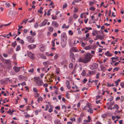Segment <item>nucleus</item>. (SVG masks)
<instances>
[{"label": "nucleus", "instance_id": "c03bdc74", "mask_svg": "<svg viewBox=\"0 0 124 124\" xmlns=\"http://www.w3.org/2000/svg\"><path fill=\"white\" fill-rule=\"evenodd\" d=\"M89 73L90 74H94L96 73V71L95 70H94L92 71L91 72H90Z\"/></svg>", "mask_w": 124, "mask_h": 124}, {"label": "nucleus", "instance_id": "412c9836", "mask_svg": "<svg viewBox=\"0 0 124 124\" xmlns=\"http://www.w3.org/2000/svg\"><path fill=\"white\" fill-rule=\"evenodd\" d=\"M11 23H9L8 24H7L2 25L0 26V28H3V26H8Z\"/></svg>", "mask_w": 124, "mask_h": 124}, {"label": "nucleus", "instance_id": "9b49d317", "mask_svg": "<svg viewBox=\"0 0 124 124\" xmlns=\"http://www.w3.org/2000/svg\"><path fill=\"white\" fill-rule=\"evenodd\" d=\"M13 69H14L16 73H17L20 71V70L16 66H14L13 67Z\"/></svg>", "mask_w": 124, "mask_h": 124}, {"label": "nucleus", "instance_id": "6e6d98bb", "mask_svg": "<svg viewBox=\"0 0 124 124\" xmlns=\"http://www.w3.org/2000/svg\"><path fill=\"white\" fill-rule=\"evenodd\" d=\"M20 85L22 86H23V85H26V83L25 82H23L22 83H21Z\"/></svg>", "mask_w": 124, "mask_h": 124}, {"label": "nucleus", "instance_id": "58836bf2", "mask_svg": "<svg viewBox=\"0 0 124 124\" xmlns=\"http://www.w3.org/2000/svg\"><path fill=\"white\" fill-rule=\"evenodd\" d=\"M30 33H31V35L32 36H35L36 35L35 32H34L33 33L32 31H30Z\"/></svg>", "mask_w": 124, "mask_h": 124}, {"label": "nucleus", "instance_id": "393cba45", "mask_svg": "<svg viewBox=\"0 0 124 124\" xmlns=\"http://www.w3.org/2000/svg\"><path fill=\"white\" fill-rule=\"evenodd\" d=\"M21 48L20 46L19 45L17 46L16 48V51H19Z\"/></svg>", "mask_w": 124, "mask_h": 124}, {"label": "nucleus", "instance_id": "f8f14e48", "mask_svg": "<svg viewBox=\"0 0 124 124\" xmlns=\"http://www.w3.org/2000/svg\"><path fill=\"white\" fill-rule=\"evenodd\" d=\"M71 50L73 52H77L78 51L77 48L76 47H73L71 48Z\"/></svg>", "mask_w": 124, "mask_h": 124}, {"label": "nucleus", "instance_id": "f704fd0d", "mask_svg": "<svg viewBox=\"0 0 124 124\" xmlns=\"http://www.w3.org/2000/svg\"><path fill=\"white\" fill-rule=\"evenodd\" d=\"M69 67L70 68L72 69L73 67V64L72 63H70L69 65Z\"/></svg>", "mask_w": 124, "mask_h": 124}, {"label": "nucleus", "instance_id": "72a5a7b5", "mask_svg": "<svg viewBox=\"0 0 124 124\" xmlns=\"http://www.w3.org/2000/svg\"><path fill=\"white\" fill-rule=\"evenodd\" d=\"M16 41H15L14 42H13L12 43V46L15 47L16 46Z\"/></svg>", "mask_w": 124, "mask_h": 124}, {"label": "nucleus", "instance_id": "9d476101", "mask_svg": "<svg viewBox=\"0 0 124 124\" xmlns=\"http://www.w3.org/2000/svg\"><path fill=\"white\" fill-rule=\"evenodd\" d=\"M26 38L27 39L28 41L29 42L32 43L34 42L33 40L32 39V38L31 37L28 36Z\"/></svg>", "mask_w": 124, "mask_h": 124}, {"label": "nucleus", "instance_id": "49530a36", "mask_svg": "<svg viewBox=\"0 0 124 124\" xmlns=\"http://www.w3.org/2000/svg\"><path fill=\"white\" fill-rule=\"evenodd\" d=\"M114 107L117 109V110H118L119 108V106L117 104H115L114 105Z\"/></svg>", "mask_w": 124, "mask_h": 124}, {"label": "nucleus", "instance_id": "f03ea898", "mask_svg": "<svg viewBox=\"0 0 124 124\" xmlns=\"http://www.w3.org/2000/svg\"><path fill=\"white\" fill-rule=\"evenodd\" d=\"M34 79L37 86H41L42 85L43 82L40 78L39 77H34Z\"/></svg>", "mask_w": 124, "mask_h": 124}, {"label": "nucleus", "instance_id": "052dcab7", "mask_svg": "<svg viewBox=\"0 0 124 124\" xmlns=\"http://www.w3.org/2000/svg\"><path fill=\"white\" fill-rule=\"evenodd\" d=\"M40 50L42 52H43L44 50V47L43 46H41L40 47Z\"/></svg>", "mask_w": 124, "mask_h": 124}, {"label": "nucleus", "instance_id": "cd10ccee", "mask_svg": "<svg viewBox=\"0 0 124 124\" xmlns=\"http://www.w3.org/2000/svg\"><path fill=\"white\" fill-rule=\"evenodd\" d=\"M66 36V34L65 33L63 32L61 34V37L64 38Z\"/></svg>", "mask_w": 124, "mask_h": 124}, {"label": "nucleus", "instance_id": "4468645a", "mask_svg": "<svg viewBox=\"0 0 124 124\" xmlns=\"http://www.w3.org/2000/svg\"><path fill=\"white\" fill-rule=\"evenodd\" d=\"M105 54L108 56H112V54L110 53L109 51H108L106 53H105Z\"/></svg>", "mask_w": 124, "mask_h": 124}, {"label": "nucleus", "instance_id": "2eb2a0df", "mask_svg": "<svg viewBox=\"0 0 124 124\" xmlns=\"http://www.w3.org/2000/svg\"><path fill=\"white\" fill-rule=\"evenodd\" d=\"M100 32V31H97L95 30H94L93 31V32H92V34L93 36H94L96 34H98V32Z\"/></svg>", "mask_w": 124, "mask_h": 124}, {"label": "nucleus", "instance_id": "338daca9", "mask_svg": "<svg viewBox=\"0 0 124 124\" xmlns=\"http://www.w3.org/2000/svg\"><path fill=\"white\" fill-rule=\"evenodd\" d=\"M121 102H122L123 101V99L124 98V96H121Z\"/></svg>", "mask_w": 124, "mask_h": 124}, {"label": "nucleus", "instance_id": "a211bd4d", "mask_svg": "<svg viewBox=\"0 0 124 124\" xmlns=\"http://www.w3.org/2000/svg\"><path fill=\"white\" fill-rule=\"evenodd\" d=\"M5 63L8 65H10L11 64V61L9 60H6L5 61Z\"/></svg>", "mask_w": 124, "mask_h": 124}, {"label": "nucleus", "instance_id": "5fc2aeb1", "mask_svg": "<svg viewBox=\"0 0 124 124\" xmlns=\"http://www.w3.org/2000/svg\"><path fill=\"white\" fill-rule=\"evenodd\" d=\"M55 109H57L58 110H60V107L58 106H57L55 108Z\"/></svg>", "mask_w": 124, "mask_h": 124}, {"label": "nucleus", "instance_id": "20e7f679", "mask_svg": "<svg viewBox=\"0 0 124 124\" xmlns=\"http://www.w3.org/2000/svg\"><path fill=\"white\" fill-rule=\"evenodd\" d=\"M98 66V65L96 63H94L91 65L90 67V69L92 70H94L96 69Z\"/></svg>", "mask_w": 124, "mask_h": 124}, {"label": "nucleus", "instance_id": "bb28decb", "mask_svg": "<svg viewBox=\"0 0 124 124\" xmlns=\"http://www.w3.org/2000/svg\"><path fill=\"white\" fill-rule=\"evenodd\" d=\"M49 31L50 32H52L53 30V28L52 27H50L48 28Z\"/></svg>", "mask_w": 124, "mask_h": 124}, {"label": "nucleus", "instance_id": "8fccbe9b", "mask_svg": "<svg viewBox=\"0 0 124 124\" xmlns=\"http://www.w3.org/2000/svg\"><path fill=\"white\" fill-rule=\"evenodd\" d=\"M69 34L72 35L73 34V32L71 30H70L69 31Z\"/></svg>", "mask_w": 124, "mask_h": 124}, {"label": "nucleus", "instance_id": "37998d69", "mask_svg": "<svg viewBox=\"0 0 124 124\" xmlns=\"http://www.w3.org/2000/svg\"><path fill=\"white\" fill-rule=\"evenodd\" d=\"M119 68V67H116L113 70V72H114L115 71H117L118 70Z\"/></svg>", "mask_w": 124, "mask_h": 124}, {"label": "nucleus", "instance_id": "f257e3e1", "mask_svg": "<svg viewBox=\"0 0 124 124\" xmlns=\"http://www.w3.org/2000/svg\"><path fill=\"white\" fill-rule=\"evenodd\" d=\"M91 60V57L90 56L87 54L86 55L85 58L82 59L81 58H80L78 60L79 62H83L84 63H86L88 62Z\"/></svg>", "mask_w": 124, "mask_h": 124}, {"label": "nucleus", "instance_id": "a878e982", "mask_svg": "<svg viewBox=\"0 0 124 124\" xmlns=\"http://www.w3.org/2000/svg\"><path fill=\"white\" fill-rule=\"evenodd\" d=\"M52 18L53 20H55L57 18V16H56L52 15Z\"/></svg>", "mask_w": 124, "mask_h": 124}, {"label": "nucleus", "instance_id": "6ab92c4d", "mask_svg": "<svg viewBox=\"0 0 124 124\" xmlns=\"http://www.w3.org/2000/svg\"><path fill=\"white\" fill-rule=\"evenodd\" d=\"M50 64L49 62L48 61L44 62H43V64L45 65H47L49 64Z\"/></svg>", "mask_w": 124, "mask_h": 124}, {"label": "nucleus", "instance_id": "f3484780", "mask_svg": "<svg viewBox=\"0 0 124 124\" xmlns=\"http://www.w3.org/2000/svg\"><path fill=\"white\" fill-rule=\"evenodd\" d=\"M45 54L46 55L48 56H52L53 55V53H51L50 54L48 52H46L45 53Z\"/></svg>", "mask_w": 124, "mask_h": 124}, {"label": "nucleus", "instance_id": "c85d7f7f", "mask_svg": "<svg viewBox=\"0 0 124 124\" xmlns=\"http://www.w3.org/2000/svg\"><path fill=\"white\" fill-rule=\"evenodd\" d=\"M8 15L10 17L12 15V10H10L9 11Z\"/></svg>", "mask_w": 124, "mask_h": 124}, {"label": "nucleus", "instance_id": "de8ad7c7", "mask_svg": "<svg viewBox=\"0 0 124 124\" xmlns=\"http://www.w3.org/2000/svg\"><path fill=\"white\" fill-rule=\"evenodd\" d=\"M94 3V2H93L89 1V4L90 6H91L93 5Z\"/></svg>", "mask_w": 124, "mask_h": 124}, {"label": "nucleus", "instance_id": "2f4dec72", "mask_svg": "<svg viewBox=\"0 0 124 124\" xmlns=\"http://www.w3.org/2000/svg\"><path fill=\"white\" fill-rule=\"evenodd\" d=\"M6 7L7 8H9L10 7V4L9 3H6L5 4Z\"/></svg>", "mask_w": 124, "mask_h": 124}, {"label": "nucleus", "instance_id": "69168bd1", "mask_svg": "<svg viewBox=\"0 0 124 124\" xmlns=\"http://www.w3.org/2000/svg\"><path fill=\"white\" fill-rule=\"evenodd\" d=\"M108 109H110L112 110V107L111 106H109L107 107Z\"/></svg>", "mask_w": 124, "mask_h": 124}, {"label": "nucleus", "instance_id": "603ef678", "mask_svg": "<svg viewBox=\"0 0 124 124\" xmlns=\"http://www.w3.org/2000/svg\"><path fill=\"white\" fill-rule=\"evenodd\" d=\"M87 81V80L85 78L83 80V81L82 82L84 84L85 83H86V81Z\"/></svg>", "mask_w": 124, "mask_h": 124}, {"label": "nucleus", "instance_id": "1a4fd4ad", "mask_svg": "<svg viewBox=\"0 0 124 124\" xmlns=\"http://www.w3.org/2000/svg\"><path fill=\"white\" fill-rule=\"evenodd\" d=\"M53 25L54 26V27H57L58 26V23L55 21H53L52 23Z\"/></svg>", "mask_w": 124, "mask_h": 124}, {"label": "nucleus", "instance_id": "680f3d73", "mask_svg": "<svg viewBox=\"0 0 124 124\" xmlns=\"http://www.w3.org/2000/svg\"><path fill=\"white\" fill-rule=\"evenodd\" d=\"M85 45V44H84V42H82L81 43V46L83 47H84Z\"/></svg>", "mask_w": 124, "mask_h": 124}, {"label": "nucleus", "instance_id": "a18cd8bd", "mask_svg": "<svg viewBox=\"0 0 124 124\" xmlns=\"http://www.w3.org/2000/svg\"><path fill=\"white\" fill-rule=\"evenodd\" d=\"M67 4L66 3H65L64 4L63 6V9H64L67 7Z\"/></svg>", "mask_w": 124, "mask_h": 124}, {"label": "nucleus", "instance_id": "39448f33", "mask_svg": "<svg viewBox=\"0 0 124 124\" xmlns=\"http://www.w3.org/2000/svg\"><path fill=\"white\" fill-rule=\"evenodd\" d=\"M69 56L70 58L72 60V62H75V60L74 54L72 52H70V53Z\"/></svg>", "mask_w": 124, "mask_h": 124}, {"label": "nucleus", "instance_id": "dca6fc26", "mask_svg": "<svg viewBox=\"0 0 124 124\" xmlns=\"http://www.w3.org/2000/svg\"><path fill=\"white\" fill-rule=\"evenodd\" d=\"M92 46L91 45H89L87 46H85L84 47V48L86 50H89L91 49Z\"/></svg>", "mask_w": 124, "mask_h": 124}, {"label": "nucleus", "instance_id": "a19ab883", "mask_svg": "<svg viewBox=\"0 0 124 124\" xmlns=\"http://www.w3.org/2000/svg\"><path fill=\"white\" fill-rule=\"evenodd\" d=\"M51 10V9H50L47 12V15L48 16H49L51 14L50 11Z\"/></svg>", "mask_w": 124, "mask_h": 124}, {"label": "nucleus", "instance_id": "3c124183", "mask_svg": "<svg viewBox=\"0 0 124 124\" xmlns=\"http://www.w3.org/2000/svg\"><path fill=\"white\" fill-rule=\"evenodd\" d=\"M73 17L75 19L77 18L78 17V16H77L76 14H74L73 15Z\"/></svg>", "mask_w": 124, "mask_h": 124}, {"label": "nucleus", "instance_id": "bf43d9fd", "mask_svg": "<svg viewBox=\"0 0 124 124\" xmlns=\"http://www.w3.org/2000/svg\"><path fill=\"white\" fill-rule=\"evenodd\" d=\"M49 108V107L48 105H47L46 106L45 108V110L47 111Z\"/></svg>", "mask_w": 124, "mask_h": 124}, {"label": "nucleus", "instance_id": "c756f323", "mask_svg": "<svg viewBox=\"0 0 124 124\" xmlns=\"http://www.w3.org/2000/svg\"><path fill=\"white\" fill-rule=\"evenodd\" d=\"M34 69L33 68H32L30 70H29L28 71L29 72H30L31 73H32L34 72Z\"/></svg>", "mask_w": 124, "mask_h": 124}, {"label": "nucleus", "instance_id": "0e129e2a", "mask_svg": "<svg viewBox=\"0 0 124 124\" xmlns=\"http://www.w3.org/2000/svg\"><path fill=\"white\" fill-rule=\"evenodd\" d=\"M98 82V80H96L94 81V82L95 85H96L97 84V83Z\"/></svg>", "mask_w": 124, "mask_h": 124}, {"label": "nucleus", "instance_id": "aec40b11", "mask_svg": "<svg viewBox=\"0 0 124 124\" xmlns=\"http://www.w3.org/2000/svg\"><path fill=\"white\" fill-rule=\"evenodd\" d=\"M69 26V25L66 26V24H63V25L62 28H65L66 29H68V28Z\"/></svg>", "mask_w": 124, "mask_h": 124}, {"label": "nucleus", "instance_id": "0eeeda50", "mask_svg": "<svg viewBox=\"0 0 124 124\" xmlns=\"http://www.w3.org/2000/svg\"><path fill=\"white\" fill-rule=\"evenodd\" d=\"M28 56L31 58L32 59H34V54H33L31 52H29L28 54Z\"/></svg>", "mask_w": 124, "mask_h": 124}, {"label": "nucleus", "instance_id": "09e8293b", "mask_svg": "<svg viewBox=\"0 0 124 124\" xmlns=\"http://www.w3.org/2000/svg\"><path fill=\"white\" fill-rule=\"evenodd\" d=\"M19 43H21L22 44H23L24 43V41L23 40L21 39L19 41Z\"/></svg>", "mask_w": 124, "mask_h": 124}, {"label": "nucleus", "instance_id": "c9c22d12", "mask_svg": "<svg viewBox=\"0 0 124 124\" xmlns=\"http://www.w3.org/2000/svg\"><path fill=\"white\" fill-rule=\"evenodd\" d=\"M89 9L91 10H92L93 11L95 10V8L93 7H92L89 8Z\"/></svg>", "mask_w": 124, "mask_h": 124}, {"label": "nucleus", "instance_id": "4be33fe9", "mask_svg": "<svg viewBox=\"0 0 124 124\" xmlns=\"http://www.w3.org/2000/svg\"><path fill=\"white\" fill-rule=\"evenodd\" d=\"M66 84H67V87L68 89H70V82L69 81H68L67 82H66Z\"/></svg>", "mask_w": 124, "mask_h": 124}, {"label": "nucleus", "instance_id": "7c9ffc66", "mask_svg": "<svg viewBox=\"0 0 124 124\" xmlns=\"http://www.w3.org/2000/svg\"><path fill=\"white\" fill-rule=\"evenodd\" d=\"M82 76H85L86 75V72L85 71V70H83L82 73Z\"/></svg>", "mask_w": 124, "mask_h": 124}, {"label": "nucleus", "instance_id": "13d9d810", "mask_svg": "<svg viewBox=\"0 0 124 124\" xmlns=\"http://www.w3.org/2000/svg\"><path fill=\"white\" fill-rule=\"evenodd\" d=\"M113 97H111V98H109L108 100V101H109L110 102H111V101L113 100Z\"/></svg>", "mask_w": 124, "mask_h": 124}, {"label": "nucleus", "instance_id": "ddd939ff", "mask_svg": "<svg viewBox=\"0 0 124 124\" xmlns=\"http://www.w3.org/2000/svg\"><path fill=\"white\" fill-rule=\"evenodd\" d=\"M118 57H112L111 58V59L112 60L111 62H115L116 61L115 60H116L117 61L118 60Z\"/></svg>", "mask_w": 124, "mask_h": 124}, {"label": "nucleus", "instance_id": "e2e57ef3", "mask_svg": "<svg viewBox=\"0 0 124 124\" xmlns=\"http://www.w3.org/2000/svg\"><path fill=\"white\" fill-rule=\"evenodd\" d=\"M78 11V9L77 8H74V12H77Z\"/></svg>", "mask_w": 124, "mask_h": 124}, {"label": "nucleus", "instance_id": "774afa93", "mask_svg": "<svg viewBox=\"0 0 124 124\" xmlns=\"http://www.w3.org/2000/svg\"><path fill=\"white\" fill-rule=\"evenodd\" d=\"M101 116L102 117L105 118L106 116V114H103L101 115Z\"/></svg>", "mask_w": 124, "mask_h": 124}, {"label": "nucleus", "instance_id": "4d7b16f0", "mask_svg": "<svg viewBox=\"0 0 124 124\" xmlns=\"http://www.w3.org/2000/svg\"><path fill=\"white\" fill-rule=\"evenodd\" d=\"M34 27L36 28H37L38 26V24L37 23H35L34 25Z\"/></svg>", "mask_w": 124, "mask_h": 124}, {"label": "nucleus", "instance_id": "79ce46f5", "mask_svg": "<svg viewBox=\"0 0 124 124\" xmlns=\"http://www.w3.org/2000/svg\"><path fill=\"white\" fill-rule=\"evenodd\" d=\"M120 85L121 86V87L122 88H123L124 87V82H122L120 84Z\"/></svg>", "mask_w": 124, "mask_h": 124}, {"label": "nucleus", "instance_id": "4c0bfd02", "mask_svg": "<svg viewBox=\"0 0 124 124\" xmlns=\"http://www.w3.org/2000/svg\"><path fill=\"white\" fill-rule=\"evenodd\" d=\"M33 91L34 92L36 93H37L38 92V90L35 88H33Z\"/></svg>", "mask_w": 124, "mask_h": 124}, {"label": "nucleus", "instance_id": "864d4df0", "mask_svg": "<svg viewBox=\"0 0 124 124\" xmlns=\"http://www.w3.org/2000/svg\"><path fill=\"white\" fill-rule=\"evenodd\" d=\"M38 13H39L41 14H42L43 13V12L41 10H40L39 9L38 10Z\"/></svg>", "mask_w": 124, "mask_h": 124}, {"label": "nucleus", "instance_id": "ea45409f", "mask_svg": "<svg viewBox=\"0 0 124 124\" xmlns=\"http://www.w3.org/2000/svg\"><path fill=\"white\" fill-rule=\"evenodd\" d=\"M59 56V55L56 54L54 56V60L57 59Z\"/></svg>", "mask_w": 124, "mask_h": 124}, {"label": "nucleus", "instance_id": "423d86ee", "mask_svg": "<svg viewBox=\"0 0 124 124\" xmlns=\"http://www.w3.org/2000/svg\"><path fill=\"white\" fill-rule=\"evenodd\" d=\"M47 21H48L47 19H46L44 20L42 23L40 24L39 25V26L42 27L46 25V24Z\"/></svg>", "mask_w": 124, "mask_h": 124}, {"label": "nucleus", "instance_id": "5701e85b", "mask_svg": "<svg viewBox=\"0 0 124 124\" xmlns=\"http://www.w3.org/2000/svg\"><path fill=\"white\" fill-rule=\"evenodd\" d=\"M97 36L98 37V38L99 39H104V37L102 35H97Z\"/></svg>", "mask_w": 124, "mask_h": 124}, {"label": "nucleus", "instance_id": "6e6552de", "mask_svg": "<svg viewBox=\"0 0 124 124\" xmlns=\"http://www.w3.org/2000/svg\"><path fill=\"white\" fill-rule=\"evenodd\" d=\"M36 46L35 45L31 44L28 46V48L30 49H32L36 47Z\"/></svg>", "mask_w": 124, "mask_h": 124}, {"label": "nucleus", "instance_id": "473e14b6", "mask_svg": "<svg viewBox=\"0 0 124 124\" xmlns=\"http://www.w3.org/2000/svg\"><path fill=\"white\" fill-rule=\"evenodd\" d=\"M40 56L41 58L44 59H46V57L45 55L43 54H41L40 55Z\"/></svg>", "mask_w": 124, "mask_h": 124}, {"label": "nucleus", "instance_id": "e433bc0d", "mask_svg": "<svg viewBox=\"0 0 124 124\" xmlns=\"http://www.w3.org/2000/svg\"><path fill=\"white\" fill-rule=\"evenodd\" d=\"M43 100V98L41 97H39L38 99V101L39 102V101H42Z\"/></svg>", "mask_w": 124, "mask_h": 124}, {"label": "nucleus", "instance_id": "b1692460", "mask_svg": "<svg viewBox=\"0 0 124 124\" xmlns=\"http://www.w3.org/2000/svg\"><path fill=\"white\" fill-rule=\"evenodd\" d=\"M120 81L119 79H118L115 82V83L116 84V86H117L118 85V83Z\"/></svg>", "mask_w": 124, "mask_h": 124}, {"label": "nucleus", "instance_id": "7ed1b4c3", "mask_svg": "<svg viewBox=\"0 0 124 124\" xmlns=\"http://www.w3.org/2000/svg\"><path fill=\"white\" fill-rule=\"evenodd\" d=\"M83 110H87V111L90 114H92L93 113V109H92L91 108L88 106H85L83 108Z\"/></svg>", "mask_w": 124, "mask_h": 124}]
</instances>
